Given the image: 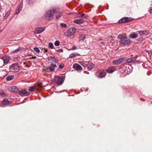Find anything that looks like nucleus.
<instances>
[{"mask_svg": "<svg viewBox=\"0 0 152 152\" xmlns=\"http://www.w3.org/2000/svg\"><path fill=\"white\" fill-rule=\"evenodd\" d=\"M23 7V3H20L18 6L16 10L15 11L16 14H19L21 11Z\"/></svg>", "mask_w": 152, "mask_h": 152, "instance_id": "12", "label": "nucleus"}, {"mask_svg": "<svg viewBox=\"0 0 152 152\" xmlns=\"http://www.w3.org/2000/svg\"><path fill=\"white\" fill-rule=\"evenodd\" d=\"M9 91L12 92H14L18 90V89L16 87V86H11L9 88Z\"/></svg>", "mask_w": 152, "mask_h": 152, "instance_id": "20", "label": "nucleus"}, {"mask_svg": "<svg viewBox=\"0 0 152 152\" xmlns=\"http://www.w3.org/2000/svg\"><path fill=\"white\" fill-rule=\"evenodd\" d=\"M1 59L3 61L4 64L5 65H6L9 62L10 60V58L8 56H4L2 57Z\"/></svg>", "mask_w": 152, "mask_h": 152, "instance_id": "10", "label": "nucleus"}, {"mask_svg": "<svg viewBox=\"0 0 152 152\" xmlns=\"http://www.w3.org/2000/svg\"><path fill=\"white\" fill-rule=\"evenodd\" d=\"M56 13H57L56 15V18L57 19H59L62 15V12H58V9L57 12Z\"/></svg>", "mask_w": 152, "mask_h": 152, "instance_id": "23", "label": "nucleus"}, {"mask_svg": "<svg viewBox=\"0 0 152 152\" xmlns=\"http://www.w3.org/2000/svg\"><path fill=\"white\" fill-rule=\"evenodd\" d=\"M20 49L18 48L17 49H16V50H15V51H14L13 52H14V53H16L17 52H18L19 51H20Z\"/></svg>", "mask_w": 152, "mask_h": 152, "instance_id": "42", "label": "nucleus"}, {"mask_svg": "<svg viewBox=\"0 0 152 152\" xmlns=\"http://www.w3.org/2000/svg\"><path fill=\"white\" fill-rule=\"evenodd\" d=\"M10 104V102L7 99H4L1 102V104L0 105V107H5L4 105H8Z\"/></svg>", "mask_w": 152, "mask_h": 152, "instance_id": "9", "label": "nucleus"}, {"mask_svg": "<svg viewBox=\"0 0 152 152\" xmlns=\"http://www.w3.org/2000/svg\"><path fill=\"white\" fill-rule=\"evenodd\" d=\"M102 43L103 44H104V43H103V42H102Z\"/></svg>", "mask_w": 152, "mask_h": 152, "instance_id": "46", "label": "nucleus"}, {"mask_svg": "<svg viewBox=\"0 0 152 152\" xmlns=\"http://www.w3.org/2000/svg\"><path fill=\"white\" fill-rule=\"evenodd\" d=\"M35 1V0H27V1L29 4H31L34 3Z\"/></svg>", "mask_w": 152, "mask_h": 152, "instance_id": "36", "label": "nucleus"}, {"mask_svg": "<svg viewBox=\"0 0 152 152\" xmlns=\"http://www.w3.org/2000/svg\"><path fill=\"white\" fill-rule=\"evenodd\" d=\"M86 38V37L85 35L84 34H81L80 35L79 38V40L80 41L82 40L83 41Z\"/></svg>", "mask_w": 152, "mask_h": 152, "instance_id": "24", "label": "nucleus"}, {"mask_svg": "<svg viewBox=\"0 0 152 152\" xmlns=\"http://www.w3.org/2000/svg\"><path fill=\"white\" fill-rule=\"evenodd\" d=\"M64 64H60L59 65V69H61L64 67Z\"/></svg>", "mask_w": 152, "mask_h": 152, "instance_id": "38", "label": "nucleus"}, {"mask_svg": "<svg viewBox=\"0 0 152 152\" xmlns=\"http://www.w3.org/2000/svg\"><path fill=\"white\" fill-rule=\"evenodd\" d=\"M48 58L49 61H51L56 63H57L58 61L57 58L55 57L50 56L48 57Z\"/></svg>", "mask_w": 152, "mask_h": 152, "instance_id": "15", "label": "nucleus"}, {"mask_svg": "<svg viewBox=\"0 0 152 152\" xmlns=\"http://www.w3.org/2000/svg\"><path fill=\"white\" fill-rule=\"evenodd\" d=\"M115 70V68L113 67H109L107 70V72L109 73H111L114 72Z\"/></svg>", "mask_w": 152, "mask_h": 152, "instance_id": "19", "label": "nucleus"}, {"mask_svg": "<svg viewBox=\"0 0 152 152\" xmlns=\"http://www.w3.org/2000/svg\"><path fill=\"white\" fill-rule=\"evenodd\" d=\"M36 57L35 56H34V57H32V58H35Z\"/></svg>", "mask_w": 152, "mask_h": 152, "instance_id": "45", "label": "nucleus"}, {"mask_svg": "<svg viewBox=\"0 0 152 152\" xmlns=\"http://www.w3.org/2000/svg\"><path fill=\"white\" fill-rule=\"evenodd\" d=\"M53 82L59 85H61L63 82V78L60 76H55L53 79Z\"/></svg>", "mask_w": 152, "mask_h": 152, "instance_id": "3", "label": "nucleus"}, {"mask_svg": "<svg viewBox=\"0 0 152 152\" xmlns=\"http://www.w3.org/2000/svg\"><path fill=\"white\" fill-rule=\"evenodd\" d=\"M125 58L124 57L121 58L117 60H113V63L115 65H118L122 63L125 59Z\"/></svg>", "mask_w": 152, "mask_h": 152, "instance_id": "8", "label": "nucleus"}, {"mask_svg": "<svg viewBox=\"0 0 152 152\" xmlns=\"http://www.w3.org/2000/svg\"><path fill=\"white\" fill-rule=\"evenodd\" d=\"M76 56H77L76 53H72L69 55V58H72Z\"/></svg>", "mask_w": 152, "mask_h": 152, "instance_id": "29", "label": "nucleus"}, {"mask_svg": "<svg viewBox=\"0 0 152 152\" xmlns=\"http://www.w3.org/2000/svg\"><path fill=\"white\" fill-rule=\"evenodd\" d=\"M0 96L2 97H4L5 96L4 92L1 90H0Z\"/></svg>", "mask_w": 152, "mask_h": 152, "instance_id": "33", "label": "nucleus"}, {"mask_svg": "<svg viewBox=\"0 0 152 152\" xmlns=\"http://www.w3.org/2000/svg\"><path fill=\"white\" fill-rule=\"evenodd\" d=\"M81 17L83 18H86L87 17V16L85 14H83L81 15V17Z\"/></svg>", "mask_w": 152, "mask_h": 152, "instance_id": "34", "label": "nucleus"}, {"mask_svg": "<svg viewBox=\"0 0 152 152\" xmlns=\"http://www.w3.org/2000/svg\"><path fill=\"white\" fill-rule=\"evenodd\" d=\"M94 65L91 62H89L86 64V66L89 70H91L94 67Z\"/></svg>", "mask_w": 152, "mask_h": 152, "instance_id": "16", "label": "nucleus"}, {"mask_svg": "<svg viewBox=\"0 0 152 152\" xmlns=\"http://www.w3.org/2000/svg\"><path fill=\"white\" fill-rule=\"evenodd\" d=\"M129 21V19L126 18H122L120 20V23H125Z\"/></svg>", "mask_w": 152, "mask_h": 152, "instance_id": "21", "label": "nucleus"}, {"mask_svg": "<svg viewBox=\"0 0 152 152\" xmlns=\"http://www.w3.org/2000/svg\"><path fill=\"white\" fill-rule=\"evenodd\" d=\"M138 34L141 36L147 35L149 34V31L147 30L139 31H137Z\"/></svg>", "mask_w": 152, "mask_h": 152, "instance_id": "11", "label": "nucleus"}, {"mask_svg": "<svg viewBox=\"0 0 152 152\" xmlns=\"http://www.w3.org/2000/svg\"><path fill=\"white\" fill-rule=\"evenodd\" d=\"M51 66L54 68L56 67L57 66L55 64L53 63H52L51 64Z\"/></svg>", "mask_w": 152, "mask_h": 152, "instance_id": "39", "label": "nucleus"}, {"mask_svg": "<svg viewBox=\"0 0 152 152\" xmlns=\"http://www.w3.org/2000/svg\"><path fill=\"white\" fill-rule=\"evenodd\" d=\"M106 73L104 70H100L98 71L96 73V77L99 78H102L105 76Z\"/></svg>", "mask_w": 152, "mask_h": 152, "instance_id": "5", "label": "nucleus"}, {"mask_svg": "<svg viewBox=\"0 0 152 152\" xmlns=\"http://www.w3.org/2000/svg\"><path fill=\"white\" fill-rule=\"evenodd\" d=\"M73 67L75 68L77 71H80L82 70L81 66L78 64H74Z\"/></svg>", "mask_w": 152, "mask_h": 152, "instance_id": "17", "label": "nucleus"}, {"mask_svg": "<svg viewBox=\"0 0 152 152\" xmlns=\"http://www.w3.org/2000/svg\"><path fill=\"white\" fill-rule=\"evenodd\" d=\"M20 68L19 64L15 63L13 64L10 67V70L12 72H15V70H18Z\"/></svg>", "mask_w": 152, "mask_h": 152, "instance_id": "6", "label": "nucleus"}, {"mask_svg": "<svg viewBox=\"0 0 152 152\" xmlns=\"http://www.w3.org/2000/svg\"><path fill=\"white\" fill-rule=\"evenodd\" d=\"M138 36V34L137 33L134 32L130 35L129 37L130 38L134 39L137 38Z\"/></svg>", "mask_w": 152, "mask_h": 152, "instance_id": "22", "label": "nucleus"}, {"mask_svg": "<svg viewBox=\"0 0 152 152\" xmlns=\"http://www.w3.org/2000/svg\"><path fill=\"white\" fill-rule=\"evenodd\" d=\"M45 29V27L37 28L35 29L34 33L35 34H40L44 31Z\"/></svg>", "mask_w": 152, "mask_h": 152, "instance_id": "7", "label": "nucleus"}, {"mask_svg": "<svg viewBox=\"0 0 152 152\" xmlns=\"http://www.w3.org/2000/svg\"><path fill=\"white\" fill-rule=\"evenodd\" d=\"M10 11H7L5 15L4 16V18H7L10 15Z\"/></svg>", "mask_w": 152, "mask_h": 152, "instance_id": "27", "label": "nucleus"}, {"mask_svg": "<svg viewBox=\"0 0 152 152\" xmlns=\"http://www.w3.org/2000/svg\"><path fill=\"white\" fill-rule=\"evenodd\" d=\"M149 12H150L151 13H152V9H150V10H149Z\"/></svg>", "mask_w": 152, "mask_h": 152, "instance_id": "43", "label": "nucleus"}, {"mask_svg": "<svg viewBox=\"0 0 152 152\" xmlns=\"http://www.w3.org/2000/svg\"><path fill=\"white\" fill-rule=\"evenodd\" d=\"M75 32V29L72 27L69 28L68 31L65 33V35L68 37H70L74 35Z\"/></svg>", "mask_w": 152, "mask_h": 152, "instance_id": "4", "label": "nucleus"}, {"mask_svg": "<svg viewBox=\"0 0 152 152\" xmlns=\"http://www.w3.org/2000/svg\"><path fill=\"white\" fill-rule=\"evenodd\" d=\"M80 64L82 66L84 67H86V64H85L82 61H79Z\"/></svg>", "mask_w": 152, "mask_h": 152, "instance_id": "31", "label": "nucleus"}, {"mask_svg": "<svg viewBox=\"0 0 152 152\" xmlns=\"http://www.w3.org/2000/svg\"><path fill=\"white\" fill-rule=\"evenodd\" d=\"M60 45V42L59 41L57 40L55 42V45L56 46H58Z\"/></svg>", "mask_w": 152, "mask_h": 152, "instance_id": "32", "label": "nucleus"}, {"mask_svg": "<svg viewBox=\"0 0 152 152\" xmlns=\"http://www.w3.org/2000/svg\"><path fill=\"white\" fill-rule=\"evenodd\" d=\"M49 69L51 72H52L54 70V68L50 66L49 67Z\"/></svg>", "mask_w": 152, "mask_h": 152, "instance_id": "37", "label": "nucleus"}, {"mask_svg": "<svg viewBox=\"0 0 152 152\" xmlns=\"http://www.w3.org/2000/svg\"><path fill=\"white\" fill-rule=\"evenodd\" d=\"M34 50L35 51H36L38 53H39L40 52V50L38 48H34Z\"/></svg>", "mask_w": 152, "mask_h": 152, "instance_id": "30", "label": "nucleus"}, {"mask_svg": "<svg viewBox=\"0 0 152 152\" xmlns=\"http://www.w3.org/2000/svg\"><path fill=\"white\" fill-rule=\"evenodd\" d=\"M138 56H137L134 57H132L130 58H128L126 60V61L127 63H131L134 62L135 61L136 59L137 58Z\"/></svg>", "mask_w": 152, "mask_h": 152, "instance_id": "13", "label": "nucleus"}, {"mask_svg": "<svg viewBox=\"0 0 152 152\" xmlns=\"http://www.w3.org/2000/svg\"><path fill=\"white\" fill-rule=\"evenodd\" d=\"M42 51L44 52H47V51H48V50H47V49H46V48H43L42 49Z\"/></svg>", "mask_w": 152, "mask_h": 152, "instance_id": "41", "label": "nucleus"}, {"mask_svg": "<svg viewBox=\"0 0 152 152\" xmlns=\"http://www.w3.org/2000/svg\"><path fill=\"white\" fill-rule=\"evenodd\" d=\"M48 46L51 49H53L54 48L53 45L52 43H49L48 44Z\"/></svg>", "mask_w": 152, "mask_h": 152, "instance_id": "28", "label": "nucleus"}, {"mask_svg": "<svg viewBox=\"0 0 152 152\" xmlns=\"http://www.w3.org/2000/svg\"><path fill=\"white\" fill-rule=\"evenodd\" d=\"M20 93L23 96H27L29 94V93L25 89H22L20 91Z\"/></svg>", "mask_w": 152, "mask_h": 152, "instance_id": "14", "label": "nucleus"}, {"mask_svg": "<svg viewBox=\"0 0 152 152\" xmlns=\"http://www.w3.org/2000/svg\"><path fill=\"white\" fill-rule=\"evenodd\" d=\"M84 22V20L83 19H78L74 21V23H75L79 24L83 23Z\"/></svg>", "mask_w": 152, "mask_h": 152, "instance_id": "18", "label": "nucleus"}, {"mask_svg": "<svg viewBox=\"0 0 152 152\" xmlns=\"http://www.w3.org/2000/svg\"><path fill=\"white\" fill-rule=\"evenodd\" d=\"M14 77V76L12 75L8 76L6 77V80L7 81L11 80Z\"/></svg>", "mask_w": 152, "mask_h": 152, "instance_id": "26", "label": "nucleus"}, {"mask_svg": "<svg viewBox=\"0 0 152 152\" xmlns=\"http://www.w3.org/2000/svg\"><path fill=\"white\" fill-rule=\"evenodd\" d=\"M57 10L58 8L56 7H51L45 14L44 19L47 20L52 19L53 18L54 13L57 12Z\"/></svg>", "mask_w": 152, "mask_h": 152, "instance_id": "1", "label": "nucleus"}, {"mask_svg": "<svg viewBox=\"0 0 152 152\" xmlns=\"http://www.w3.org/2000/svg\"><path fill=\"white\" fill-rule=\"evenodd\" d=\"M60 26L62 27H64V28H66L67 26L64 23H61L60 24Z\"/></svg>", "mask_w": 152, "mask_h": 152, "instance_id": "35", "label": "nucleus"}, {"mask_svg": "<svg viewBox=\"0 0 152 152\" xmlns=\"http://www.w3.org/2000/svg\"><path fill=\"white\" fill-rule=\"evenodd\" d=\"M118 37L120 39L119 42L121 44L127 45L131 42V40L127 37L125 34H119L118 35Z\"/></svg>", "mask_w": 152, "mask_h": 152, "instance_id": "2", "label": "nucleus"}, {"mask_svg": "<svg viewBox=\"0 0 152 152\" xmlns=\"http://www.w3.org/2000/svg\"><path fill=\"white\" fill-rule=\"evenodd\" d=\"M36 88V87L35 86H33L30 87L28 89V91L30 92H32L34 91Z\"/></svg>", "mask_w": 152, "mask_h": 152, "instance_id": "25", "label": "nucleus"}, {"mask_svg": "<svg viewBox=\"0 0 152 152\" xmlns=\"http://www.w3.org/2000/svg\"><path fill=\"white\" fill-rule=\"evenodd\" d=\"M77 48L75 46H74L71 49V50H74Z\"/></svg>", "mask_w": 152, "mask_h": 152, "instance_id": "40", "label": "nucleus"}, {"mask_svg": "<svg viewBox=\"0 0 152 152\" xmlns=\"http://www.w3.org/2000/svg\"><path fill=\"white\" fill-rule=\"evenodd\" d=\"M41 85H42V84L41 83H39V84L38 86H41Z\"/></svg>", "mask_w": 152, "mask_h": 152, "instance_id": "44", "label": "nucleus"}]
</instances>
